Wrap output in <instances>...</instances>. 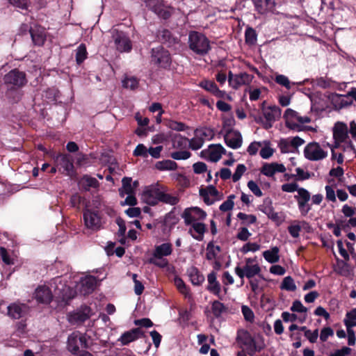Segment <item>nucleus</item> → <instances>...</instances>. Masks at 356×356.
I'll return each mask as SVG.
<instances>
[{"mask_svg": "<svg viewBox=\"0 0 356 356\" xmlns=\"http://www.w3.org/2000/svg\"><path fill=\"white\" fill-rule=\"evenodd\" d=\"M167 186L159 182L146 186L142 194L144 202L149 206H156L159 203L175 206L179 202L178 195L170 194Z\"/></svg>", "mask_w": 356, "mask_h": 356, "instance_id": "obj_1", "label": "nucleus"}, {"mask_svg": "<svg viewBox=\"0 0 356 356\" xmlns=\"http://www.w3.org/2000/svg\"><path fill=\"white\" fill-rule=\"evenodd\" d=\"M3 81L6 88V95L8 98H11L13 92H17L28 82L26 73L17 68L11 70L6 74L3 77Z\"/></svg>", "mask_w": 356, "mask_h": 356, "instance_id": "obj_2", "label": "nucleus"}, {"mask_svg": "<svg viewBox=\"0 0 356 356\" xmlns=\"http://www.w3.org/2000/svg\"><path fill=\"white\" fill-rule=\"evenodd\" d=\"M150 62L159 69L170 70L172 59L170 53L163 46L152 48L150 52Z\"/></svg>", "mask_w": 356, "mask_h": 356, "instance_id": "obj_3", "label": "nucleus"}, {"mask_svg": "<svg viewBox=\"0 0 356 356\" xmlns=\"http://www.w3.org/2000/svg\"><path fill=\"white\" fill-rule=\"evenodd\" d=\"M189 48L199 55L206 54L210 49L208 38L202 33L191 31L188 35Z\"/></svg>", "mask_w": 356, "mask_h": 356, "instance_id": "obj_4", "label": "nucleus"}, {"mask_svg": "<svg viewBox=\"0 0 356 356\" xmlns=\"http://www.w3.org/2000/svg\"><path fill=\"white\" fill-rule=\"evenodd\" d=\"M172 252V245L170 243H164L155 246L152 253V257L148 259V263L154 264L159 268H165L168 266L167 259H163V257H168Z\"/></svg>", "mask_w": 356, "mask_h": 356, "instance_id": "obj_5", "label": "nucleus"}, {"mask_svg": "<svg viewBox=\"0 0 356 356\" xmlns=\"http://www.w3.org/2000/svg\"><path fill=\"white\" fill-rule=\"evenodd\" d=\"M90 338L86 334L74 331L67 337V348L72 354L77 355L80 348L85 349L89 348L88 339Z\"/></svg>", "mask_w": 356, "mask_h": 356, "instance_id": "obj_6", "label": "nucleus"}, {"mask_svg": "<svg viewBox=\"0 0 356 356\" xmlns=\"http://www.w3.org/2000/svg\"><path fill=\"white\" fill-rule=\"evenodd\" d=\"M238 339L247 348L248 353L250 356H253L257 352L261 351L265 348L263 339L261 337L260 342L256 341L251 334L248 331H242L238 334Z\"/></svg>", "mask_w": 356, "mask_h": 356, "instance_id": "obj_7", "label": "nucleus"}, {"mask_svg": "<svg viewBox=\"0 0 356 356\" xmlns=\"http://www.w3.org/2000/svg\"><path fill=\"white\" fill-rule=\"evenodd\" d=\"M144 2L149 10L164 20L170 19L174 11L172 7L164 5L163 0H144Z\"/></svg>", "mask_w": 356, "mask_h": 356, "instance_id": "obj_8", "label": "nucleus"}, {"mask_svg": "<svg viewBox=\"0 0 356 356\" xmlns=\"http://www.w3.org/2000/svg\"><path fill=\"white\" fill-rule=\"evenodd\" d=\"M297 202L298 210L302 216H306L312 209V204L309 203L311 200V194L305 188H300L298 193L294 196Z\"/></svg>", "mask_w": 356, "mask_h": 356, "instance_id": "obj_9", "label": "nucleus"}, {"mask_svg": "<svg viewBox=\"0 0 356 356\" xmlns=\"http://www.w3.org/2000/svg\"><path fill=\"white\" fill-rule=\"evenodd\" d=\"M76 294V291L72 287L59 283L54 289V297H55L56 301L61 305H66L70 300L75 297Z\"/></svg>", "mask_w": 356, "mask_h": 356, "instance_id": "obj_10", "label": "nucleus"}, {"mask_svg": "<svg viewBox=\"0 0 356 356\" xmlns=\"http://www.w3.org/2000/svg\"><path fill=\"white\" fill-rule=\"evenodd\" d=\"M91 308L86 305L74 312L68 314V321L72 325H81L91 316Z\"/></svg>", "mask_w": 356, "mask_h": 356, "instance_id": "obj_11", "label": "nucleus"}, {"mask_svg": "<svg viewBox=\"0 0 356 356\" xmlns=\"http://www.w3.org/2000/svg\"><path fill=\"white\" fill-rule=\"evenodd\" d=\"M30 312V307L19 301L10 303L7 307V316L12 319H20L26 317Z\"/></svg>", "mask_w": 356, "mask_h": 356, "instance_id": "obj_12", "label": "nucleus"}, {"mask_svg": "<svg viewBox=\"0 0 356 356\" xmlns=\"http://www.w3.org/2000/svg\"><path fill=\"white\" fill-rule=\"evenodd\" d=\"M85 225L92 230H98L101 228V217L99 211L90 209H85L83 213Z\"/></svg>", "mask_w": 356, "mask_h": 356, "instance_id": "obj_13", "label": "nucleus"}, {"mask_svg": "<svg viewBox=\"0 0 356 356\" xmlns=\"http://www.w3.org/2000/svg\"><path fill=\"white\" fill-rule=\"evenodd\" d=\"M304 155L308 160L318 161L325 159L327 154L318 143L312 142L305 147Z\"/></svg>", "mask_w": 356, "mask_h": 356, "instance_id": "obj_14", "label": "nucleus"}, {"mask_svg": "<svg viewBox=\"0 0 356 356\" xmlns=\"http://www.w3.org/2000/svg\"><path fill=\"white\" fill-rule=\"evenodd\" d=\"M206 212L199 207L186 208L181 217L184 219L185 224L187 225H191L193 222L203 220L206 218Z\"/></svg>", "mask_w": 356, "mask_h": 356, "instance_id": "obj_15", "label": "nucleus"}, {"mask_svg": "<svg viewBox=\"0 0 356 356\" xmlns=\"http://www.w3.org/2000/svg\"><path fill=\"white\" fill-rule=\"evenodd\" d=\"M224 142L229 147L238 149L242 145V136L238 131L228 129L224 134Z\"/></svg>", "mask_w": 356, "mask_h": 356, "instance_id": "obj_16", "label": "nucleus"}, {"mask_svg": "<svg viewBox=\"0 0 356 356\" xmlns=\"http://www.w3.org/2000/svg\"><path fill=\"white\" fill-rule=\"evenodd\" d=\"M156 39L158 42L166 45L168 47H174L180 42L179 38L174 35L172 32L167 29L158 30L156 32Z\"/></svg>", "mask_w": 356, "mask_h": 356, "instance_id": "obj_17", "label": "nucleus"}, {"mask_svg": "<svg viewBox=\"0 0 356 356\" xmlns=\"http://www.w3.org/2000/svg\"><path fill=\"white\" fill-rule=\"evenodd\" d=\"M333 138L338 147L340 143H344L348 138V129L346 124L342 122H337L333 127Z\"/></svg>", "mask_w": 356, "mask_h": 356, "instance_id": "obj_18", "label": "nucleus"}, {"mask_svg": "<svg viewBox=\"0 0 356 356\" xmlns=\"http://www.w3.org/2000/svg\"><path fill=\"white\" fill-rule=\"evenodd\" d=\"M115 47L120 52H129L132 49V44L129 38L122 31H118L113 36Z\"/></svg>", "mask_w": 356, "mask_h": 356, "instance_id": "obj_19", "label": "nucleus"}, {"mask_svg": "<svg viewBox=\"0 0 356 356\" xmlns=\"http://www.w3.org/2000/svg\"><path fill=\"white\" fill-rule=\"evenodd\" d=\"M221 252L219 245H215L213 241L209 242L207 246L206 258L209 261L215 260L213 263V268L215 270H219L222 266L220 258L217 255Z\"/></svg>", "mask_w": 356, "mask_h": 356, "instance_id": "obj_20", "label": "nucleus"}, {"mask_svg": "<svg viewBox=\"0 0 356 356\" xmlns=\"http://www.w3.org/2000/svg\"><path fill=\"white\" fill-rule=\"evenodd\" d=\"M30 35L35 45L39 47L44 45L47 40V32L44 27L38 24H33Z\"/></svg>", "mask_w": 356, "mask_h": 356, "instance_id": "obj_21", "label": "nucleus"}, {"mask_svg": "<svg viewBox=\"0 0 356 356\" xmlns=\"http://www.w3.org/2000/svg\"><path fill=\"white\" fill-rule=\"evenodd\" d=\"M334 111H339L353 104L352 99H346L345 95L335 92L330 93L327 97Z\"/></svg>", "mask_w": 356, "mask_h": 356, "instance_id": "obj_22", "label": "nucleus"}, {"mask_svg": "<svg viewBox=\"0 0 356 356\" xmlns=\"http://www.w3.org/2000/svg\"><path fill=\"white\" fill-rule=\"evenodd\" d=\"M34 298L38 303L49 305L54 298L51 289L47 286H39L35 291Z\"/></svg>", "mask_w": 356, "mask_h": 356, "instance_id": "obj_23", "label": "nucleus"}, {"mask_svg": "<svg viewBox=\"0 0 356 356\" xmlns=\"http://www.w3.org/2000/svg\"><path fill=\"white\" fill-rule=\"evenodd\" d=\"M200 195L207 205H211L218 200V191L213 185H209L206 188H201L200 189Z\"/></svg>", "mask_w": 356, "mask_h": 356, "instance_id": "obj_24", "label": "nucleus"}, {"mask_svg": "<svg viewBox=\"0 0 356 356\" xmlns=\"http://www.w3.org/2000/svg\"><path fill=\"white\" fill-rule=\"evenodd\" d=\"M255 10L264 15L268 12H273L275 8V0H252Z\"/></svg>", "mask_w": 356, "mask_h": 356, "instance_id": "obj_25", "label": "nucleus"}, {"mask_svg": "<svg viewBox=\"0 0 356 356\" xmlns=\"http://www.w3.org/2000/svg\"><path fill=\"white\" fill-rule=\"evenodd\" d=\"M143 337L144 332L140 327H136L124 332L121 335L120 341L122 345H128L129 343Z\"/></svg>", "mask_w": 356, "mask_h": 356, "instance_id": "obj_26", "label": "nucleus"}, {"mask_svg": "<svg viewBox=\"0 0 356 356\" xmlns=\"http://www.w3.org/2000/svg\"><path fill=\"white\" fill-rule=\"evenodd\" d=\"M285 121V124L287 123H291L297 120L300 124L309 123L311 118L308 116L302 117L299 115L298 113L291 108H287L283 115Z\"/></svg>", "mask_w": 356, "mask_h": 356, "instance_id": "obj_27", "label": "nucleus"}, {"mask_svg": "<svg viewBox=\"0 0 356 356\" xmlns=\"http://www.w3.org/2000/svg\"><path fill=\"white\" fill-rule=\"evenodd\" d=\"M285 171V166L277 163H264L261 169V173L267 177H273L276 172H284Z\"/></svg>", "mask_w": 356, "mask_h": 356, "instance_id": "obj_28", "label": "nucleus"}, {"mask_svg": "<svg viewBox=\"0 0 356 356\" xmlns=\"http://www.w3.org/2000/svg\"><path fill=\"white\" fill-rule=\"evenodd\" d=\"M97 284V280L95 276L88 275L81 279V291L84 294H90L94 291Z\"/></svg>", "mask_w": 356, "mask_h": 356, "instance_id": "obj_29", "label": "nucleus"}, {"mask_svg": "<svg viewBox=\"0 0 356 356\" xmlns=\"http://www.w3.org/2000/svg\"><path fill=\"white\" fill-rule=\"evenodd\" d=\"M262 110L265 120L268 121L275 122L281 116L282 110L277 106H270L267 108H263Z\"/></svg>", "mask_w": 356, "mask_h": 356, "instance_id": "obj_30", "label": "nucleus"}, {"mask_svg": "<svg viewBox=\"0 0 356 356\" xmlns=\"http://www.w3.org/2000/svg\"><path fill=\"white\" fill-rule=\"evenodd\" d=\"M188 275L190 278L191 283L195 286L201 285L204 281V276L195 266H191L187 270Z\"/></svg>", "mask_w": 356, "mask_h": 356, "instance_id": "obj_31", "label": "nucleus"}, {"mask_svg": "<svg viewBox=\"0 0 356 356\" xmlns=\"http://www.w3.org/2000/svg\"><path fill=\"white\" fill-rule=\"evenodd\" d=\"M208 286L207 289L215 295H219L220 291V283L217 281L216 273L212 271L208 275Z\"/></svg>", "mask_w": 356, "mask_h": 356, "instance_id": "obj_32", "label": "nucleus"}, {"mask_svg": "<svg viewBox=\"0 0 356 356\" xmlns=\"http://www.w3.org/2000/svg\"><path fill=\"white\" fill-rule=\"evenodd\" d=\"M83 190L89 191L91 188H97L99 186L98 180L89 175H84L80 181Z\"/></svg>", "mask_w": 356, "mask_h": 356, "instance_id": "obj_33", "label": "nucleus"}, {"mask_svg": "<svg viewBox=\"0 0 356 356\" xmlns=\"http://www.w3.org/2000/svg\"><path fill=\"white\" fill-rule=\"evenodd\" d=\"M200 86L216 97H222V92L218 89L213 81L204 80L200 82Z\"/></svg>", "mask_w": 356, "mask_h": 356, "instance_id": "obj_34", "label": "nucleus"}, {"mask_svg": "<svg viewBox=\"0 0 356 356\" xmlns=\"http://www.w3.org/2000/svg\"><path fill=\"white\" fill-rule=\"evenodd\" d=\"M222 154V145L218 144L216 145H211L209 147V161L212 162L218 161Z\"/></svg>", "mask_w": 356, "mask_h": 356, "instance_id": "obj_35", "label": "nucleus"}, {"mask_svg": "<svg viewBox=\"0 0 356 356\" xmlns=\"http://www.w3.org/2000/svg\"><path fill=\"white\" fill-rule=\"evenodd\" d=\"M280 249L277 246L272 247L263 252V257L270 264H275L280 260Z\"/></svg>", "mask_w": 356, "mask_h": 356, "instance_id": "obj_36", "label": "nucleus"}, {"mask_svg": "<svg viewBox=\"0 0 356 356\" xmlns=\"http://www.w3.org/2000/svg\"><path fill=\"white\" fill-rule=\"evenodd\" d=\"M194 135L202 138L203 141L211 140L214 136V131L209 127H199L195 129Z\"/></svg>", "mask_w": 356, "mask_h": 356, "instance_id": "obj_37", "label": "nucleus"}, {"mask_svg": "<svg viewBox=\"0 0 356 356\" xmlns=\"http://www.w3.org/2000/svg\"><path fill=\"white\" fill-rule=\"evenodd\" d=\"M57 162L63 168L64 171L70 172L74 168L72 161L66 154H59L56 159Z\"/></svg>", "mask_w": 356, "mask_h": 356, "instance_id": "obj_38", "label": "nucleus"}, {"mask_svg": "<svg viewBox=\"0 0 356 356\" xmlns=\"http://www.w3.org/2000/svg\"><path fill=\"white\" fill-rule=\"evenodd\" d=\"M132 179L124 177L122 179V187L119 188V194L123 197L126 194L134 193V188L131 186Z\"/></svg>", "mask_w": 356, "mask_h": 356, "instance_id": "obj_39", "label": "nucleus"}, {"mask_svg": "<svg viewBox=\"0 0 356 356\" xmlns=\"http://www.w3.org/2000/svg\"><path fill=\"white\" fill-rule=\"evenodd\" d=\"M155 167L159 170H174L177 168L176 162L172 160H163L157 161L155 164Z\"/></svg>", "mask_w": 356, "mask_h": 356, "instance_id": "obj_40", "label": "nucleus"}, {"mask_svg": "<svg viewBox=\"0 0 356 356\" xmlns=\"http://www.w3.org/2000/svg\"><path fill=\"white\" fill-rule=\"evenodd\" d=\"M76 51V63L80 65L88 57V51L85 44L81 43L77 47Z\"/></svg>", "mask_w": 356, "mask_h": 356, "instance_id": "obj_41", "label": "nucleus"}, {"mask_svg": "<svg viewBox=\"0 0 356 356\" xmlns=\"http://www.w3.org/2000/svg\"><path fill=\"white\" fill-rule=\"evenodd\" d=\"M257 40V33L256 31L250 27L248 26L245 31V41L248 45H254L256 44Z\"/></svg>", "mask_w": 356, "mask_h": 356, "instance_id": "obj_42", "label": "nucleus"}, {"mask_svg": "<svg viewBox=\"0 0 356 356\" xmlns=\"http://www.w3.org/2000/svg\"><path fill=\"white\" fill-rule=\"evenodd\" d=\"M175 284L178 291L183 294L186 298L190 297V289L186 285L183 280L180 277H175Z\"/></svg>", "mask_w": 356, "mask_h": 356, "instance_id": "obj_43", "label": "nucleus"}, {"mask_svg": "<svg viewBox=\"0 0 356 356\" xmlns=\"http://www.w3.org/2000/svg\"><path fill=\"white\" fill-rule=\"evenodd\" d=\"M280 289L288 291H294L296 290L293 279L291 276L285 277L280 285Z\"/></svg>", "mask_w": 356, "mask_h": 356, "instance_id": "obj_44", "label": "nucleus"}, {"mask_svg": "<svg viewBox=\"0 0 356 356\" xmlns=\"http://www.w3.org/2000/svg\"><path fill=\"white\" fill-rule=\"evenodd\" d=\"M237 218L241 220V223L245 225H250L254 224L257 222V217L252 214H246L245 213L239 212L237 214Z\"/></svg>", "mask_w": 356, "mask_h": 356, "instance_id": "obj_45", "label": "nucleus"}, {"mask_svg": "<svg viewBox=\"0 0 356 356\" xmlns=\"http://www.w3.org/2000/svg\"><path fill=\"white\" fill-rule=\"evenodd\" d=\"M116 223H117V225L119 227V229H118V235L119 237H122V238L120 240V242L122 244H124L125 243V241H126L125 238H124V235H125V232H126V230H127L125 222H124V220L122 218L119 217V218H116Z\"/></svg>", "mask_w": 356, "mask_h": 356, "instance_id": "obj_46", "label": "nucleus"}, {"mask_svg": "<svg viewBox=\"0 0 356 356\" xmlns=\"http://www.w3.org/2000/svg\"><path fill=\"white\" fill-rule=\"evenodd\" d=\"M166 126L169 129L177 131H182L188 128L186 124L172 120H168L166 123Z\"/></svg>", "mask_w": 356, "mask_h": 356, "instance_id": "obj_47", "label": "nucleus"}, {"mask_svg": "<svg viewBox=\"0 0 356 356\" xmlns=\"http://www.w3.org/2000/svg\"><path fill=\"white\" fill-rule=\"evenodd\" d=\"M245 277L250 279L256 275H258L261 268L258 264L254 265H245Z\"/></svg>", "mask_w": 356, "mask_h": 356, "instance_id": "obj_48", "label": "nucleus"}, {"mask_svg": "<svg viewBox=\"0 0 356 356\" xmlns=\"http://www.w3.org/2000/svg\"><path fill=\"white\" fill-rule=\"evenodd\" d=\"M356 323H349L346 321V327L347 328L348 334V344L349 346H353L355 343L356 338L354 330L352 329L353 327H355Z\"/></svg>", "mask_w": 356, "mask_h": 356, "instance_id": "obj_49", "label": "nucleus"}, {"mask_svg": "<svg viewBox=\"0 0 356 356\" xmlns=\"http://www.w3.org/2000/svg\"><path fill=\"white\" fill-rule=\"evenodd\" d=\"M122 86L125 88H130L134 90L138 86V80L134 77H126L122 81Z\"/></svg>", "mask_w": 356, "mask_h": 356, "instance_id": "obj_50", "label": "nucleus"}, {"mask_svg": "<svg viewBox=\"0 0 356 356\" xmlns=\"http://www.w3.org/2000/svg\"><path fill=\"white\" fill-rule=\"evenodd\" d=\"M191 156V153L187 150L176 151L170 154V157L175 160H186Z\"/></svg>", "mask_w": 356, "mask_h": 356, "instance_id": "obj_51", "label": "nucleus"}, {"mask_svg": "<svg viewBox=\"0 0 356 356\" xmlns=\"http://www.w3.org/2000/svg\"><path fill=\"white\" fill-rule=\"evenodd\" d=\"M188 142L189 143V147L193 150L200 149L204 143L202 138L198 136H195V135L193 138L190 140L188 139Z\"/></svg>", "mask_w": 356, "mask_h": 356, "instance_id": "obj_52", "label": "nucleus"}, {"mask_svg": "<svg viewBox=\"0 0 356 356\" xmlns=\"http://www.w3.org/2000/svg\"><path fill=\"white\" fill-rule=\"evenodd\" d=\"M261 248V245L257 243H247L243 245L241 249V252L243 254H246L248 252H256L258 251Z\"/></svg>", "mask_w": 356, "mask_h": 356, "instance_id": "obj_53", "label": "nucleus"}, {"mask_svg": "<svg viewBox=\"0 0 356 356\" xmlns=\"http://www.w3.org/2000/svg\"><path fill=\"white\" fill-rule=\"evenodd\" d=\"M211 312L215 317H220L222 313V303L218 300L213 301L211 307Z\"/></svg>", "mask_w": 356, "mask_h": 356, "instance_id": "obj_54", "label": "nucleus"}, {"mask_svg": "<svg viewBox=\"0 0 356 356\" xmlns=\"http://www.w3.org/2000/svg\"><path fill=\"white\" fill-rule=\"evenodd\" d=\"M275 81L282 86L285 87L286 89H291V82L287 76L283 74H278L275 78Z\"/></svg>", "mask_w": 356, "mask_h": 356, "instance_id": "obj_55", "label": "nucleus"}, {"mask_svg": "<svg viewBox=\"0 0 356 356\" xmlns=\"http://www.w3.org/2000/svg\"><path fill=\"white\" fill-rule=\"evenodd\" d=\"M193 228L194 230L199 234L198 236L193 235V237L197 240H202V235L205 231V226L203 223L201 222H193Z\"/></svg>", "mask_w": 356, "mask_h": 356, "instance_id": "obj_56", "label": "nucleus"}, {"mask_svg": "<svg viewBox=\"0 0 356 356\" xmlns=\"http://www.w3.org/2000/svg\"><path fill=\"white\" fill-rule=\"evenodd\" d=\"M246 167L244 164H238L236 167V169L232 175V181L234 182L238 181L246 171Z\"/></svg>", "mask_w": 356, "mask_h": 356, "instance_id": "obj_57", "label": "nucleus"}, {"mask_svg": "<svg viewBox=\"0 0 356 356\" xmlns=\"http://www.w3.org/2000/svg\"><path fill=\"white\" fill-rule=\"evenodd\" d=\"M241 310L245 320L250 323L253 322L254 319V314L252 310L246 305H243Z\"/></svg>", "mask_w": 356, "mask_h": 356, "instance_id": "obj_58", "label": "nucleus"}, {"mask_svg": "<svg viewBox=\"0 0 356 356\" xmlns=\"http://www.w3.org/2000/svg\"><path fill=\"white\" fill-rule=\"evenodd\" d=\"M252 234L248 231V229L242 227L238 229V232L236 234V238L242 241H246L250 238Z\"/></svg>", "mask_w": 356, "mask_h": 356, "instance_id": "obj_59", "label": "nucleus"}, {"mask_svg": "<svg viewBox=\"0 0 356 356\" xmlns=\"http://www.w3.org/2000/svg\"><path fill=\"white\" fill-rule=\"evenodd\" d=\"M148 149L143 144H138L134 151V156H142L143 158L147 157Z\"/></svg>", "mask_w": 356, "mask_h": 356, "instance_id": "obj_60", "label": "nucleus"}, {"mask_svg": "<svg viewBox=\"0 0 356 356\" xmlns=\"http://www.w3.org/2000/svg\"><path fill=\"white\" fill-rule=\"evenodd\" d=\"M352 349L347 346H343L340 349H337L334 352L330 353L329 356H348L351 354Z\"/></svg>", "mask_w": 356, "mask_h": 356, "instance_id": "obj_61", "label": "nucleus"}, {"mask_svg": "<svg viewBox=\"0 0 356 356\" xmlns=\"http://www.w3.org/2000/svg\"><path fill=\"white\" fill-rule=\"evenodd\" d=\"M338 264H339V273L347 276L350 274V265L347 261L339 260L338 259Z\"/></svg>", "mask_w": 356, "mask_h": 356, "instance_id": "obj_62", "label": "nucleus"}, {"mask_svg": "<svg viewBox=\"0 0 356 356\" xmlns=\"http://www.w3.org/2000/svg\"><path fill=\"white\" fill-rule=\"evenodd\" d=\"M248 187L257 197H261L263 195L261 190L255 181L252 180L249 181L248 182Z\"/></svg>", "mask_w": 356, "mask_h": 356, "instance_id": "obj_63", "label": "nucleus"}, {"mask_svg": "<svg viewBox=\"0 0 356 356\" xmlns=\"http://www.w3.org/2000/svg\"><path fill=\"white\" fill-rule=\"evenodd\" d=\"M334 335V331L330 327H323L320 334V340L322 342H325L330 337Z\"/></svg>", "mask_w": 356, "mask_h": 356, "instance_id": "obj_64", "label": "nucleus"}]
</instances>
